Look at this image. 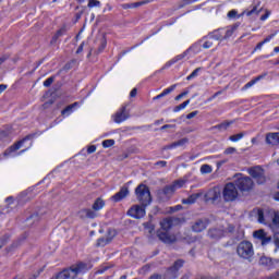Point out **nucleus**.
I'll use <instances>...</instances> for the list:
<instances>
[{
	"mask_svg": "<svg viewBox=\"0 0 279 279\" xmlns=\"http://www.w3.org/2000/svg\"><path fill=\"white\" fill-rule=\"evenodd\" d=\"M178 221L175 218H166L160 221L161 229L157 230V236L161 243L171 245L178 241L174 234H169V230L173 228V225Z\"/></svg>",
	"mask_w": 279,
	"mask_h": 279,
	"instance_id": "obj_1",
	"label": "nucleus"
},
{
	"mask_svg": "<svg viewBox=\"0 0 279 279\" xmlns=\"http://www.w3.org/2000/svg\"><path fill=\"white\" fill-rule=\"evenodd\" d=\"M252 215L263 226H268V228L274 229L276 221L278 220L279 211L274 209L255 208L252 210Z\"/></svg>",
	"mask_w": 279,
	"mask_h": 279,
	"instance_id": "obj_2",
	"label": "nucleus"
},
{
	"mask_svg": "<svg viewBox=\"0 0 279 279\" xmlns=\"http://www.w3.org/2000/svg\"><path fill=\"white\" fill-rule=\"evenodd\" d=\"M135 195L142 206H149L151 204V192L147 185L141 183L135 189Z\"/></svg>",
	"mask_w": 279,
	"mask_h": 279,
	"instance_id": "obj_3",
	"label": "nucleus"
},
{
	"mask_svg": "<svg viewBox=\"0 0 279 279\" xmlns=\"http://www.w3.org/2000/svg\"><path fill=\"white\" fill-rule=\"evenodd\" d=\"M222 197L225 202H236L239 199V190L234 182H229L225 185Z\"/></svg>",
	"mask_w": 279,
	"mask_h": 279,
	"instance_id": "obj_4",
	"label": "nucleus"
},
{
	"mask_svg": "<svg viewBox=\"0 0 279 279\" xmlns=\"http://www.w3.org/2000/svg\"><path fill=\"white\" fill-rule=\"evenodd\" d=\"M235 187L239 189L242 193H245L247 191H252L254 187V181L250 177H245L243 174H240V177L233 181Z\"/></svg>",
	"mask_w": 279,
	"mask_h": 279,
	"instance_id": "obj_5",
	"label": "nucleus"
},
{
	"mask_svg": "<svg viewBox=\"0 0 279 279\" xmlns=\"http://www.w3.org/2000/svg\"><path fill=\"white\" fill-rule=\"evenodd\" d=\"M236 252L241 258H252L254 256V246L250 241H242L239 243Z\"/></svg>",
	"mask_w": 279,
	"mask_h": 279,
	"instance_id": "obj_6",
	"label": "nucleus"
},
{
	"mask_svg": "<svg viewBox=\"0 0 279 279\" xmlns=\"http://www.w3.org/2000/svg\"><path fill=\"white\" fill-rule=\"evenodd\" d=\"M250 175L255 179L257 184H265L267 182V178L265 177V169L260 166H255L248 169Z\"/></svg>",
	"mask_w": 279,
	"mask_h": 279,
	"instance_id": "obj_7",
	"label": "nucleus"
},
{
	"mask_svg": "<svg viewBox=\"0 0 279 279\" xmlns=\"http://www.w3.org/2000/svg\"><path fill=\"white\" fill-rule=\"evenodd\" d=\"M206 40V37H204L202 40L198 43L192 45L187 50H185L183 53L175 56L173 59H171L168 63L167 66H171L172 64H175V62H180V60H184L185 57L189 56V51H197L199 47H202V41Z\"/></svg>",
	"mask_w": 279,
	"mask_h": 279,
	"instance_id": "obj_8",
	"label": "nucleus"
},
{
	"mask_svg": "<svg viewBox=\"0 0 279 279\" xmlns=\"http://www.w3.org/2000/svg\"><path fill=\"white\" fill-rule=\"evenodd\" d=\"M173 193H175V190L171 184H169L157 192V197L160 202H169V199L173 197Z\"/></svg>",
	"mask_w": 279,
	"mask_h": 279,
	"instance_id": "obj_9",
	"label": "nucleus"
},
{
	"mask_svg": "<svg viewBox=\"0 0 279 279\" xmlns=\"http://www.w3.org/2000/svg\"><path fill=\"white\" fill-rule=\"evenodd\" d=\"M77 217L81 219V221H90L93 219H97L99 217V214L97 211L90 209V208H82L77 211Z\"/></svg>",
	"mask_w": 279,
	"mask_h": 279,
	"instance_id": "obj_10",
	"label": "nucleus"
},
{
	"mask_svg": "<svg viewBox=\"0 0 279 279\" xmlns=\"http://www.w3.org/2000/svg\"><path fill=\"white\" fill-rule=\"evenodd\" d=\"M145 208H147V206H144L142 204L132 206L128 210V215H129V217H132L133 219H143V217H145Z\"/></svg>",
	"mask_w": 279,
	"mask_h": 279,
	"instance_id": "obj_11",
	"label": "nucleus"
},
{
	"mask_svg": "<svg viewBox=\"0 0 279 279\" xmlns=\"http://www.w3.org/2000/svg\"><path fill=\"white\" fill-rule=\"evenodd\" d=\"M184 267V259H177L171 267L167 270L168 278H178V271Z\"/></svg>",
	"mask_w": 279,
	"mask_h": 279,
	"instance_id": "obj_12",
	"label": "nucleus"
},
{
	"mask_svg": "<svg viewBox=\"0 0 279 279\" xmlns=\"http://www.w3.org/2000/svg\"><path fill=\"white\" fill-rule=\"evenodd\" d=\"M33 138H34V135L32 134L26 135L24 138L13 144L11 147H9L4 151V156H11L12 154H14V151H19V149L23 147V144L26 143V141H32Z\"/></svg>",
	"mask_w": 279,
	"mask_h": 279,
	"instance_id": "obj_13",
	"label": "nucleus"
},
{
	"mask_svg": "<svg viewBox=\"0 0 279 279\" xmlns=\"http://www.w3.org/2000/svg\"><path fill=\"white\" fill-rule=\"evenodd\" d=\"M130 117V111H128V106H122L113 116L114 123H123V121H128Z\"/></svg>",
	"mask_w": 279,
	"mask_h": 279,
	"instance_id": "obj_14",
	"label": "nucleus"
},
{
	"mask_svg": "<svg viewBox=\"0 0 279 279\" xmlns=\"http://www.w3.org/2000/svg\"><path fill=\"white\" fill-rule=\"evenodd\" d=\"M209 239H214L215 241H219V239H223V236H228V231L223 227L214 228L208 230Z\"/></svg>",
	"mask_w": 279,
	"mask_h": 279,
	"instance_id": "obj_15",
	"label": "nucleus"
},
{
	"mask_svg": "<svg viewBox=\"0 0 279 279\" xmlns=\"http://www.w3.org/2000/svg\"><path fill=\"white\" fill-rule=\"evenodd\" d=\"M253 236L254 239L260 241L262 245H269V243H271V236H268L267 232H265L263 229L255 231Z\"/></svg>",
	"mask_w": 279,
	"mask_h": 279,
	"instance_id": "obj_16",
	"label": "nucleus"
},
{
	"mask_svg": "<svg viewBox=\"0 0 279 279\" xmlns=\"http://www.w3.org/2000/svg\"><path fill=\"white\" fill-rule=\"evenodd\" d=\"M130 195V190L128 186H122L118 193H116L111 199L112 202H122V199H125L126 196Z\"/></svg>",
	"mask_w": 279,
	"mask_h": 279,
	"instance_id": "obj_17",
	"label": "nucleus"
},
{
	"mask_svg": "<svg viewBox=\"0 0 279 279\" xmlns=\"http://www.w3.org/2000/svg\"><path fill=\"white\" fill-rule=\"evenodd\" d=\"M208 228V221L207 220H196L195 223L192 226L193 232H204Z\"/></svg>",
	"mask_w": 279,
	"mask_h": 279,
	"instance_id": "obj_18",
	"label": "nucleus"
},
{
	"mask_svg": "<svg viewBox=\"0 0 279 279\" xmlns=\"http://www.w3.org/2000/svg\"><path fill=\"white\" fill-rule=\"evenodd\" d=\"M266 143L272 146L279 145V132L266 134Z\"/></svg>",
	"mask_w": 279,
	"mask_h": 279,
	"instance_id": "obj_19",
	"label": "nucleus"
},
{
	"mask_svg": "<svg viewBox=\"0 0 279 279\" xmlns=\"http://www.w3.org/2000/svg\"><path fill=\"white\" fill-rule=\"evenodd\" d=\"M226 33V28H219L208 34L207 38L211 40H223V34Z\"/></svg>",
	"mask_w": 279,
	"mask_h": 279,
	"instance_id": "obj_20",
	"label": "nucleus"
},
{
	"mask_svg": "<svg viewBox=\"0 0 279 279\" xmlns=\"http://www.w3.org/2000/svg\"><path fill=\"white\" fill-rule=\"evenodd\" d=\"M75 108H80V102H74L72 105L66 106L61 111V117H63V118L71 117V114H73Z\"/></svg>",
	"mask_w": 279,
	"mask_h": 279,
	"instance_id": "obj_21",
	"label": "nucleus"
},
{
	"mask_svg": "<svg viewBox=\"0 0 279 279\" xmlns=\"http://www.w3.org/2000/svg\"><path fill=\"white\" fill-rule=\"evenodd\" d=\"M177 86H178L177 84H173L170 87L163 89L161 94L153 98V101H158V99H162V97H167V95H171V93L175 90Z\"/></svg>",
	"mask_w": 279,
	"mask_h": 279,
	"instance_id": "obj_22",
	"label": "nucleus"
},
{
	"mask_svg": "<svg viewBox=\"0 0 279 279\" xmlns=\"http://www.w3.org/2000/svg\"><path fill=\"white\" fill-rule=\"evenodd\" d=\"M25 235H22V238L15 240L10 246H8L5 250L7 252H14V250H19L25 242Z\"/></svg>",
	"mask_w": 279,
	"mask_h": 279,
	"instance_id": "obj_23",
	"label": "nucleus"
},
{
	"mask_svg": "<svg viewBox=\"0 0 279 279\" xmlns=\"http://www.w3.org/2000/svg\"><path fill=\"white\" fill-rule=\"evenodd\" d=\"M186 143H189V138L184 137V138H181L177 142H173L170 145H166L163 147V149H175L177 147H184V145H186Z\"/></svg>",
	"mask_w": 279,
	"mask_h": 279,
	"instance_id": "obj_24",
	"label": "nucleus"
},
{
	"mask_svg": "<svg viewBox=\"0 0 279 279\" xmlns=\"http://www.w3.org/2000/svg\"><path fill=\"white\" fill-rule=\"evenodd\" d=\"M106 206V201L104 198L98 197L95 199L94 204L92 205V210L94 213H99V210H102V208Z\"/></svg>",
	"mask_w": 279,
	"mask_h": 279,
	"instance_id": "obj_25",
	"label": "nucleus"
},
{
	"mask_svg": "<svg viewBox=\"0 0 279 279\" xmlns=\"http://www.w3.org/2000/svg\"><path fill=\"white\" fill-rule=\"evenodd\" d=\"M206 197L209 202H217L221 198V192L217 190H210L207 192Z\"/></svg>",
	"mask_w": 279,
	"mask_h": 279,
	"instance_id": "obj_26",
	"label": "nucleus"
},
{
	"mask_svg": "<svg viewBox=\"0 0 279 279\" xmlns=\"http://www.w3.org/2000/svg\"><path fill=\"white\" fill-rule=\"evenodd\" d=\"M66 34V26L61 27L57 33L52 36L50 41L51 45H56L58 43V38H62Z\"/></svg>",
	"mask_w": 279,
	"mask_h": 279,
	"instance_id": "obj_27",
	"label": "nucleus"
},
{
	"mask_svg": "<svg viewBox=\"0 0 279 279\" xmlns=\"http://www.w3.org/2000/svg\"><path fill=\"white\" fill-rule=\"evenodd\" d=\"M113 236H107V238H99L97 240L96 246L97 247H106V245L112 243Z\"/></svg>",
	"mask_w": 279,
	"mask_h": 279,
	"instance_id": "obj_28",
	"label": "nucleus"
},
{
	"mask_svg": "<svg viewBox=\"0 0 279 279\" xmlns=\"http://www.w3.org/2000/svg\"><path fill=\"white\" fill-rule=\"evenodd\" d=\"M242 14H245L246 16H254L255 14L256 16H258V14H260V10H258V7L253 5L251 7V9L244 10Z\"/></svg>",
	"mask_w": 279,
	"mask_h": 279,
	"instance_id": "obj_29",
	"label": "nucleus"
},
{
	"mask_svg": "<svg viewBox=\"0 0 279 279\" xmlns=\"http://www.w3.org/2000/svg\"><path fill=\"white\" fill-rule=\"evenodd\" d=\"M185 184L186 180L184 179H178L171 183L172 189H174V191H177L178 189H182V186H184Z\"/></svg>",
	"mask_w": 279,
	"mask_h": 279,
	"instance_id": "obj_30",
	"label": "nucleus"
},
{
	"mask_svg": "<svg viewBox=\"0 0 279 279\" xmlns=\"http://www.w3.org/2000/svg\"><path fill=\"white\" fill-rule=\"evenodd\" d=\"M107 45H108V41L106 40V37H101L99 39V47H98L96 53L97 54L102 53L104 49H106Z\"/></svg>",
	"mask_w": 279,
	"mask_h": 279,
	"instance_id": "obj_31",
	"label": "nucleus"
},
{
	"mask_svg": "<svg viewBox=\"0 0 279 279\" xmlns=\"http://www.w3.org/2000/svg\"><path fill=\"white\" fill-rule=\"evenodd\" d=\"M243 136H245V132H241V133L231 135L229 137V141H231L232 143H239V141H241V138H243Z\"/></svg>",
	"mask_w": 279,
	"mask_h": 279,
	"instance_id": "obj_32",
	"label": "nucleus"
},
{
	"mask_svg": "<svg viewBox=\"0 0 279 279\" xmlns=\"http://www.w3.org/2000/svg\"><path fill=\"white\" fill-rule=\"evenodd\" d=\"M10 242V234L5 233L4 235L0 236V250L8 245V243Z\"/></svg>",
	"mask_w": 279,
	"mask_h": 279,
	"instance_id": "obj_33",
	"label": "nucleus"
},
{
	"mask_svg": "<svg viewBox=\"0 0 279 279\" xmlns=\"http://www.w3.org/2000/svg\"><path fill=\"white\" fill-rule=\"evenodd\" d=\"M232 123H234V121L222 122V123L216 125L215 129L216 130H227L228 128H230L232 125Z\"/></svg>",
	"mask_w": 279,
	"mask_h": 279,
	"instance_id": "obj_34",
	"label": "nucleus"
},
{
	"mask_svg": "<svg viewBox=\"0 0 279 279\" xmlns=\"http://www.w3.org/2000/svg\"><path fill=\"white\" fill-rule=\"evenodd\" d=\"M189 104H191V99H187L184 102H182L181 105H178L177 107H174L173 112H180V110H184V108H186V106H189Z\"/></svg>",
	"mask_w": 279,
	"mask_h": 279,
	"instance_id": "obj_35",
	"label": "nucleus"
},
{
	"mask_svg": "<svg viewBox=\"0 0 279 279\" xmlns=\"http://www.w3.org/2000/svg\"><path fill=\"white\" fill-rule=\"evenodd\" d=\"M201 173L207 174V173H213V166L205 163L201 167Z\"/></svg>",
	"mask_w": 279,
	"mask_h": 279,
	"instance_id": "obj_36",
	"label": "nucleus"
},
{
	"mask_svg": "<svg viewBox=\"0 0 279 279\" xmlns=\"http://www.w3.org/2000/svg\"><path fill=\"white\" fill-rule=\"evenodd\" d=\"M87 8H101V1L99 0H88Z\"/></svg>",
	"mask_w": 279,
	"mask_h": 279,
	"instance_id": "obj_37",
	"label": "nucleus"
},
{
	"mask_svg": "<svg viewBox=\"0 0 279 279\" xmlns=\"http://www.w3.org/2000/svg\"><path fill=\"white\" fill-rule=\"evenodd\" d=\"M199 71H202V68H196L189 76H186L187 82L197 77V75H199Z\"/></svg>",
	"mask_w": 279,
	"mask_h": 279,
	"instance_id": "obj_38",
	"label": "nucleus"
},
{
	"mask_svg": "<svg viewBox=\"0 0 279 279\" xmlns=\"http://www.w3.org/2000/svg\"><path fill=\"white\" fill-rule=\"evenodd\" d=\"M114 145V140H105L102 141V147L108 149V147H112Z\"/></svg>",
	"mask_w": 279,
	"mask_h": 279,
	"instance_id": "obj_39",
	"label": "nucleus"
},
{
	"mask_svg": "<svg viewBox=\"0 0 279 279\" xmlns=\"http://www.w3.org/2000/svg\"><path fill=\"white\" fill-rule=\"evenodd\" d=\"M53 82H56V76H50V77H48V78L44 82L45 88H49V86H51V84H53Z\"/></svg>",
	"mask_w": 279,
	"mask_h": 279,
	"instance_id": "obj_40",
	"label": "nucleus"
},
{
	"mask_svg": "<svg viewBox=\"0 0 279 279\" xmlns=\"http://www.w3.org/2000/svg\"><path fill=\"white\" fill-rule=\"evenodd\" d=\"M26 221H40V216H38V214H33L26 219Z\"/></svg>",
	"mask_w": 279,
	"mask_h": 279,
	"instance_id": "obj_41",
	"label": "nucleus"
},
{
	"mask_svg": "<svg viewBox=\"0 0 279 279\" xmlns=\"http://www.w3.org/2000/svg\"><path fill=\"white\" fill-rule=\"evenodd\" d=\"M254 84H256V81L253 78L252 81H250L248 83H246V84L242 87V90H247V88H252V86H254Z\"/></svg>",
	"mask_w": 279,
	"mask_h": 279,
	"instance_id": "obj_42",
	"label": "nucleus"
},
{
	"mask_svg": "<svg viewBox=\"0 0 279 279\" xmlns=\"http://www.w3.org/2000/svg\"><path fill=\"white\" fill-rule=\"evenodd\" d=\"M186 95H189V90H184L181 94H179L178 96H175L174 100L180 101V99H182L183 97H186Z\"/></svg>",
	"mask_w": 279,
	"mask_h": 279,
	"instance_id": "obj_43",
	"label": "nucleus"
},
{
	"mask_svg": "<svg viewBox=\"0 0 279 279\" xmlns=\"http://www.w3.org/2000/svg\"><path fill=\"white\" fill-rule=\"evenodd\" d=\"M198 197H199V194H192L187 198L190 199L191 204H195V202H197Z\"/></svg>",
	"mask_w": 279,
	"mask_h": 279,
	"instance_id": "obj_44",
	"label": "nucleus"
},
{
	"mask_svg": "<svg viewBox=\"0 0 279 279\" xmlns=\"http://www.w3.org/2000/svg\"><path fill=\"white\" fill-rule=\"evenodd\" d=\"M225 230L227 231V234H233L235 227L234 225H228V227Z\"/></svg>",
	"mask_w": 279,
	"mask_h": 279,
	"instance_id": "obj_45",
	"label": "nucleus"
},
{
	"mask_svg": "<svg viewBox=\"0 0 279 279\" xmlns=\"http://www.w3.org/2000/svg\"><path fill=\"white\" fill-rule=\"evenodd\" d=\"M175 128V124H165L160 128V131L162 132V130H173Z\"/></svg>",
	"mask_w": 279,
	"mask_h": 279,
	"instance_id": "obj_46",
	"label": "nucleus"
},
{
	"mask_svg": "<svg viewBox=\"0 0 279 279\" xmlns=\"http://www.w3.org/2000/svg\"><path fill=\"white\" fill-rule=\"evenodd\" d=\"M82 14H84V10H82V11H78V12H76L75 13V15H74V23H77V21H80V19H82Z\"/></svg>",
	"mask_w": 279,
	"mask_h": 279,
	"instance_id": "obj_47",
	"label": "nucleus"
},
{
	"mask_svg": "<svg viewBox=\"0 0 279 279\" xmlns=\"http://www.w3.org/2000/svg\"><path fill=\"white\" fill-rule=\"evenodd\" d=\"M234 153H236V148H234V147H228V148L225 150V154H226L227 156H230V154H234Z\"/></svg>",
	"mask_w": 279,
	"mask_h": 279,
	"instance_id": "obj_48",
	"label": "nucleus"
},
{
	"mask_svg": "<svg viewBox=\"0 0 279 279\" xmlns=\"http://www.w3.org/2000/svg\"><path fill=\"white\" fill-rule=\"evenodd\" d=\"M219 95H221V90L220 92H216L213 96H210L208 99H207V104L213 101L214 99H217V97H219Z\"/></svg>",
	"mask_w": 279,
	"mask_h": 279,
	"instance_id": "obj_49",
	"label": "nucleus"
},
{
	"mask_svg": "<svg viewBox=\"0 0 279 279\" xmlns=\"http://www.w3.org/2000/svg\"><path fill=\"white\" fill-rule=\"evenodd\" d=\"M213 47V41L211 40H206L203 44V49H210Z\"/></svg>",
	"mask_w": 279,
	"mask_h": 279,
	"instance_id": "obj_50",
	"label": "nucleus"
},
{
	"mask_svg": "<svg viewBox=\"0 0 279 279\" xmlns=\"http://www.w3.org/2000/svg\"><path fill=\"white\" fill-rule=\"evenodd\" d=\"M230 36H232V29H225L223 40H226L227 38H230Z\"/></svg>",
	"mask_w": 279,
	"mask_h": 279,
	"instance_id": "obj_51",
	"label": "nucleus"
},
{
	"mask_svg": "<svg viewBox=\"0 0 279 279\" xmlns=\"http://www.w3.org/2000/svg\"><path fill=\"white\" fill-rule=\"evenodd\" d=\"M276 36V34H270L269 36H267L262 43L264 45H267V43H270L271 39Z\"/></svg>",
	"mask_w": 279,
	"mask_h": 279,
	"instance_id": "obj_52",
	"label": "nucleus"
},
{
	"mask_svg": "<svg viewBox=\"0 0 279 279\" xmlns=\"http://www.w3.org/2000/svg\"><path fill=\"white\" fill-rule=\"evenodd\" d=\"M236 14H238L236 10H231V11L228 12V17L229 19H236Z\"/></svg>",
	"mask_w": 279,
	"mask_h": 279,
	"instance_id": "obj_53",
	"label": "nucleus"
},
{
	"mask_svg": "<svg viewBox=\"0 0 279 279\" xmlns=\"http://www.w3.org/2000/svg\"><path fill=\"white\" fill-rule=\"evenodd\" d=\"M270 14H271L270 11H266V13L259 17V21H267V19H269Z\"/></svg>",
	"mask_w": 279,
	"mask_h": 279,
	"instance_id": "obj_54",
	"label": "nucleus"
},
{
	"mask_svg": "<svg viewBox=\"0 0 279 279\" xmlns=\"http://www.w3.org/2000/svg\"><path fill=\"white\" fill-rule=\"evenodd\" d=\"M97 151V146L92 145L87 148V154H95Z\"/></svg>",
	"mask_w": 279,
	"mask_h": 279,
	"instance_id": "obj_55",
	"label": "nucleus"
},
{
	"mask_svg": "<svg viewBox=\"0 0 279 279\" xmlns=\"http://www.w3.org/2000/svg\"><path fill=\"white\" fill-rule=\"evenodd\" d=\"M265 77H267V73H264V74H262V75H258V76H256V77L253 78V80L255 81V84H256L257 82H260V80H265Z\"/></svg>",
	"mask_w": 279,
	"mask_h": 279,
	"instance_id": "obj_56",
	"label": "nucleus"
},
{
	"mask_svg": "<svg viewBox=\"0 0 279 279\" xmlns=\"http://www.w3.org/2000/svg\"><path fill=\"white\" fill-rule=\"evenodd\" d=\"M199 111H192L186 116V119H195Z\"/></svg>",
	"mask_w": 279,
	"mask_h": 279,
	"instance_id": "obj_57",
	"label": "nucleus"
},
{
	"mask_svg": "<svg viewBox=\"0 0 279 279\" xmlns=\"http://www.w3.org/2000/svg\"><path fill=\"white\" fill-rule=\"evenodd\" d=\"M49 106H53V100H52V99L46 101V102L43 105V108H44L45 110H47V108H49Z\"/></svg>",
	"mask_w": 279,
	"mask_h": 279,
	"instance_id": "obj_58",
	"label": "nucleus"
},
{
	"mask_svg": "<svg viewBox=\"0 0 279 279\" xmlns=\"http://www.w3.org/2000/svg\"><path fill=\"white\" fill-rule=\"evenodd\" d=\"M155 167H167V161H165V160H161V161H157V162H155Z\"/></svg>",
	"mask_w": 279,
	"mask_h": 279,
	"instance_id": "obj_59",
	"label": "nucleus"
},
{
	"mask_svg": "<svg viewBox=\"0 0 279 279\" xmlns=\"http://www.w3.org/2000/svg\"><path fill=\"white\" fill-rule=\"evenodd\" d=\"M265 279H279V271H276L275 274L266 277Z\"/></svg>",
	"mask_w": 279,
	"mask_h": 279,
	"instance_id": "obj_60",
	"label": "nucleus"
},
{
	"mask_svg": "<svg viewBox=\"0 0 279 279\" xmlns=\"http://www.w3.org/2000/svg\"><path fill=\"white\" fill-rule=\"evenodd\" d=\"M82 51H84V41H82V44L78 46L76 53L80 54Z\"/></svg>",
	"mask_w": 279,
	"mask_h": 279,
	"instance_id": "obj_61",
	"label": "nucleus"
},
{
	"mask_svg": "<svg viewBox=\"0 0 279 279\" xmlns=\"http://www.w3.org/2000/svg\"><path fill=\"white\" fill-rule=\"evenodd\" d=\"M264 45H265V44H263V41L258 43V44L256 45L254 51H260V49H263V46H264Z\"/></svg>",
	"mask_w": 279,
	"mask_h": 279,
	"instance_id": "obj_62",
	"label": "nucleus"
},
{
	"mask_svg": "<svg viewBox=\"0 0 279 279\" xmlns=\"http://www.w3.org/2000/svg\"><path fill=\"white\" fill-rule=\"evenodd\" d=\"M138 94V89L133 88L130 93V97H136V95Z\"/></svg>",
	"mask_w": 279,
	"mask_h": 279,
	"instance_id": "obj_63",
	"label": "nucleus"
},
{
	"mask_svg": "<svg viewBox=\"0 0 279 279\" xmlns=\"http://www.w3.org/2000/svg\"><path fill=\"white\" fill-rule=\"evenodd\" d=\"M274 230H279V214L277 216V220L275 222V227H272Z\"/></svg>",
	"mask_w": 279,
	"mask_h": 279,
	"instance_id": "obj_64",
	"label": "nucleus"
}]
</instances>
